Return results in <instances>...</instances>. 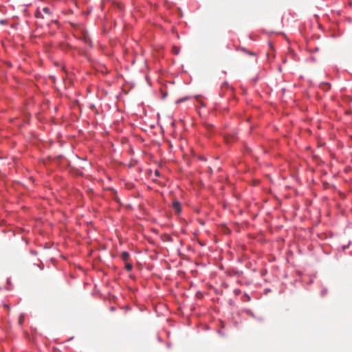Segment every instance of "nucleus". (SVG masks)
<instances>
[{
  "label": "nucleus",
  "mask_w": 352,
  "mask_h": 352,
  "mask_svg": "<svg viewBox=\"0 0 352 352\" xmlns=\"http://www.w3.org/2000/svg\"><path fill=\"white\" fill-rule=\"evenodd\" d=\"M172 206L176 212H177V213L180 212V211H181L180 203L177 200H175L173 202Z\"/></svg>",
  "instance_id": "2"
},
{
  "label": "nucleus",
  "mask_w": 352,
  "mask_h": 352,
  "mask_svg": "<svg viewBox=\"0 0 352 352\" xmlns=\"http://www.w3.org/2000/svg\"><path fill=\"white\" fill-rule=\"evenodd\" d=\"M248 54H249L250 55H252V56H254V55H255V54H254V52H248Z\"/></svg>",
  "instance_id": "11"
},
{
  "label": "nucleus",
  "mask_w": 352,
  "mask_h": 352,
  "mask_svg": "<svg viewBox=\"0 0 352 352\" xmlns=\"http://www.w3.org/2000/svg\"><path fill=\"white\" fill-rule=\"evenodd\" d=\"M23 322V318H21V319L19 320V324H22Z\"/></svg>",
  "instance_id": "10"
},
{
  "label": "nucleus",
  "mask_w": 352,
  "mask_h": 352,
  "mask_svg": "<svg viewBox=\"0 0 352 352\" xmlns=\"http://www.w3.org/2000/svg\"><path fill=\"white\" fill-rule=\"evenodd\" d=\"M84 41L85 43H90V39L87 36H84Z\"/></svg>",
  "instance_id": "9"
},
{
  "label": "nucleus",
  "mask_w": 352,
  "mask_h": 352,
  "mask_svg": "<svg viewBox=\"0 0 352 352\" xmlns=\"http://www.w3.org/2000/svg\"><path fill=\"white\" fill-rule=\"evenodd\" d=\"M322 87L323 89L327 91V90H329L330 89L331 85L328 82H324V83L322 84Z\"/></svg>",
  "instance_id": "5"
},
{
  "label": "nucleus",
  "mask_w": 352,
  "mask_h": 352,
  "mask_svg": "<svg viewBox=\"0 0 352 352\" xmlns=\"http://www.w3.org/2000/svg\"><path fill=\"white\" fill-rule=\"evenodd\" d=\"M173 52L175 54H178L179 53V49L177 47H173Z\"/></svg>",
  "instance_id": "8"
},
{
  "label": "nucleus",
  "mask_w": 352,
  "mask_h": 352,
  "mask_svg": "<svg viewBox=\"0 0 352 352\" xmlns=\"http://www.w3.org/2000/svg\"><path fill=\"white\" fill-rule=\"evenodd\" d=\"M223 89H230L228 83L227 82H224L221 84V90L223 91Z\"/></svg>",
  "instance_id": "4"
},
{
  "label": "nucleus",
  "mask_w": 352,
  "mask_h": 352,
  "mask_svg": "<svg viewBox=\"0 0 352 352\" xmlns=\"http://www.w3.org/2000/svg\"><path fill=\"white\" fill-rule=\"evenodd\" d=\"M42 10H43V11L45 14H50V9L49 8H47V7H45V8H43Z\"/></svg>",
  "instance_id": "7"
},
{
  "label": "nucleus",
  "mask_w": 352,
  "mask_h": 352,
  "mask_svg": "<svg viewBox=\"0 0 352 352\" xmlns=\"http://www.w3.org/2000/svg\"><path fill=\"white\" fill-rule=\"evenodd\" d=\"M126 264H125V269L127 270V271H131L133 268V265L131 263H127V262H125Z\"/></svg>",
  "instance_id": "6"
},
{
  "label": "nucleus",
  "mask_w": 352,
  "mask_h": 352,
  "mask_svg": "<svg viewBox=\"0 0 352 352\" xmlns=\"http://www.w3.org/2000/svg\"><path fill=\"white\" fill-rule=\"evenodd\" d=\"M120 257L123 261L126 262L129 258V254L127 252H122L120 255Z\"/></svg>",
  "instance_id": "3"
},
{
  "label": "nucleus",
  "mask_w": 352,
  "mask_h": 352,
  "mask_svg": "<svg viewBox=\"0 0 352 352\" xmlns=\"http://www.w3.org/2000/svg\"><path fill=\"white\" fill-rule=\"evenodd\" d=\"M237 139V137L235 134H228L225 136V140L228 144H230L232 142H234Z\"/></svg>",
  "instance_id": "1"
}]
</instances>
